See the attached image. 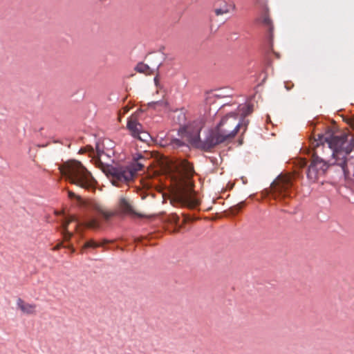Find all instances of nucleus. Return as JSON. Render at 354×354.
<instances>
[{
	"label": "nucleus",
	"instance_id": "1",
	"mask_svg": "<svg viewBox=\"0 0 354 354\" xmlns=\"http://www.w3.org/2000/svg\"><path fill=\"white\" fill-rule=\"evenodd\" d=\"M243 125L238 120L237 113H230L223 117L216 127L211 129L205 140L200 138L201 127H197L193 133L187 128L189 142L195 147L209 151L217 145L233 139Z\"/></svg>",
	"mask_w": 354,
	"mask_h": 354
},
{
	"label": "nucleus",
	"instance_id": "2",
	"mask_svg": "<svg viewBox=\"0 0 354 354\" xmlns=\"http://www.w3.org/2000/svg\"><path fill=\"white\" fill-rule=\"evenodd\" d=\"M176 169L185 180H181L177 185L173 201L177 205L193 209L199 205V201L195 196L189 178L194 171L192 164L187 160H182L178 165L169 166V169Z\"/></svg>",
	"mask_w": 354,
	"mask_h": 354
},
{
	"label": "nucleus",
	"instance_id": "3",
	"mask_svg": "<svg viewBox=\"0 0 354 354\" xmlns=\"http://www.w3.org/2000/svg\"><path fill=\"white\" fill-rule=\"evenodd\" d=\"M310 146L313 149V159L306 171V176L310 182L315 183L324 175L328 168L327 163L319 155L322 154L326 148L328 151L332 149V133L317 134V138L310 140Z\"/></svg>",
	"mask_w": 354,
	"mask_h": 354
},
{
	"label": "nucleus",
	"instance_id": "4",
	"mask_svg": "<svg viewBox=\"0 0 354 354\" xmlns=\"http://www.w3.org/2000/svg\"><path fill=\"white\" fill-rule=\"evenodd\" d=\"M62 176L71 184L85 189H94L96 183L91 174L77 160H70L59 167Z\"/></svg>",
	"mask_w": 354,
	"mask_h": 354
},
{
	"label": "nucleus",
	"instance_id": "5",
	"mask_svg": "<svg viewBox=\"0 0 354 354\" xmlns=\"http://www.w3.org/2000/svg\"><path fill=\"white\" fill-rule=\"evenodd\" d=\"M293 190V176L290 174L279 175L270 186L272 198L283 205L289 204Z\"/></svg>",
	"mask_w": 354,
	"mask_h": 354
},
{
	"label": "nucleus",
	"instance_id": "6",
	"mask_svg": "<svg viewBox=\"0 0 354 354\" xmlns=\"http://www.w3.org/2000/svg\"><path fill=\"white\" fill-rule=\"evenodd\" d=\"M135 162L131 167H120L113 168L111 175L113 176V184L118 182H128L131 180L135 174L140 171L145 166V162L147 158L144 157L142 154H136L133 157Z\"/></svg>",
	"mask_w": 354,
	"mask_h": 354
},
{
	"label": "nucleus",
	"instance_id": "7",
	"mask_svg": "<svg viewBox=\"0 0 354 354\" xmlns=\"http://www.w3.org/2000/svg\"><path fill=\"white\" fill-rule=\"evenodd\" d=\"M68 196L70 198H76L80 205L84 207L88 211H93L102 214L105 218L108 219L112 214L106 210L103 205L100 203L89 200L84 201L80 196L76 195L73 192L68 190Z\"/></svg>",
	"mask_w": 354,
	"mask_h": 354
},
{
	"label": "nucleus",
	"instance_id": "8",
	"mask_svg": "<svg viewBox=\"0 0 354 354\" xmlns=\"http://www.w3.org/2000/svg\"><path fill=\"white\" fill-rule=\"evenodd\" d=\"M235 5L225 1H218L214 8V12L216 16L227 15L234 10Z\"/></svg>",
	"mask_w": 354,
	"mask_h": 354
},
{
	"label": "nucleus",
	"instance_id": "9",
	"mask_svg": "<svg viewBox=\"0 0 354 354\" xmlns=\"http://www.w3.org/2000/svg\"><path fill=\"white\" fill-rule=\"evenodd\" d=\"M17 308L26 315H35L37 314V305L25 301L21 298L17 300Z\"/></svg>",
	"mask_w": 354,
	"mask_h": 354
},
{
	"label": "nucleus",
	"instance_id": "10",
	"mask_svg": "<svg viewBox=\"0 0 354 354\" xmlns=\"http://www.w3.org/2000/svg\"><path fill=\"white\" fill-rule=\"evenodd\" d=\"M127 129L131 132L133 137L136 138L139 133L142 130V125L138 122L136 114H133L128 119Z\"/></svg>",
	"mask_w": 354,
	"mask_h": 354
},
{
	"label": "nucleus",
	"instance_id": "11",
	"mask_svg": "<svg viewBox=\"0 0 354 354\" xmlns=\"http://www.w3.org/2000/svg\"><path fill=\"white\" fill-rule=\"evenodd\" d=\"M120 207L125 213L127 214H135L133 208L131 204L129 203L128 200L124 198H122L120 200Z\"/></svg>",
	"mask_w": 354,
	"mask_h": 354
},
{
	"label": "nucleus",
	"instance_id": "12",
	"mask_svg": "<svg viewBox=\"0 0 354 354\" xmlns=\"http://www.w3.org/2000/svg\"><path fill=\"white\" fill-rule=\"evenodd\" d=\"M136 70L138 73H144L145 75H151L153 73L152 69L144 63H139L136 66Z\"/></svg>",
	"mask_w": 354,
	"mask_h": 354
},
{
	"label": "nucleus",
	"instance_id": "13",
	"mask_svg": "<svg viewBox=\"0 0 354 354\" xmlns=\"http://www.w3.org/2000/svg\"><path fill=\"white\" fill-rule=\"evenodd\" d=\"M253 111L252 105L247 104L239 106V112L243 117L247 116Z\"/></svg>",
	"mask_w": 354,
	"mask_h": 354
},
{
	"label": "nucleus",
	"instance_id": "14",
	"mask_svg": "<svg viewBox=\"0 0 354 354\" xmlns=\"http://www.w3.org/2000/svg\"><path fill=\"white\" fill-rule=\"evenodd\" d=\"M73 221L77 222V219L75 216L71 215L69 217L66 218L62 224V231H65V230H68V225Z\"/></svg>",
	"mask_w": 354,
	"mask_h": 354
},
{
	"label": "nucleus",
	"instance_id": "15",
	"mask_svg": "<svg viewBox=\"0 0 354 354\" xmlns=\"http://www.w3.org/2000/svg\"><path fill=\"white\" fill-rule=\"evenodd\" d=\"M102 245V244H100L99 243L96 242L93 239H91V240L87 241L84 243V246L82 247V250H83L86 248H96L100 247Z\"/></svg>",
	"mask_w": 354,
	"mask_h": 354
},
{
	"label": "nucleus",
	"instance_id": "16",
	"mask_svg": "<svg viewBox=\"0 0 354 354\" xmlns=\"http://www.w3.org/2000/svg\"><path fill=\"white\" fill-rule=\"evenodd\" d=\"M175 114L176 115H174V118L175 119L176 117H177V122L179 124H182V123L185 122V121L186 120V117H185V113L184 110L182 109L180 111H177L175 112Z\"/></svg>",
	"mask_w": 354,
	"mask_h": 354
},
{
	"label": "nucleus",
	"instance_id": "17",
	"mask_svg": "<svg viewBox=\"0 0 354 354\" xmlns=\"http://www.w3.org/2000/svg\"><path fill=\"white\" fill-rule=\"evenodd\" d=\"M136 138H138V140L142 142H147L150 140L151 136L147 132L142 130L140 133H139L138 135L136 136Z\"/></svg>",
	"mask_w": 354,
	"mask_h": 354
},
{
	"label": "nucleus",
	"instance_id": "18",
	"mask_svg": "<svg viewBox=\"0 0 354 354\" xmlns=\"http://www.w3.org/2000/svg\"><path fill=\"white\" fill-rule=\"evenodd\" d=\"M83 225L88 228L96 229L99 227L98 221L95 218H92L83 223Z\"/></svg>",
	"mask_w": 354,
	"mask_h": 354
},
{
	"label": "nucleus",
	"instance_id": "19",
	"mask_svg": "<svg viewBox=\"0 0 354 354\" xmlns=\"http://www.w3.org/2000/svg\"><path fill=\"white\" fill-rule=\"evenodd\" d=\"M149 106L153 107L154 109H157L158 106H161L162 108H167L168 106V103L165 100H160L157 102H152L149 104Z\"/></svg>",
	"mask_w": 354,
	"mask_h": 354
},
{
	"label": "nucleus",
	"instance_id": "20",
	"mask_svg": "<svg viewBox=\"0 0 354 354\" xmlns=\"http://www.w3.org/2000/svg\"><path fill=\"white\" fill-rule=\"evenodd\" d=\"M337 165L340 167V168L342 170V171L344 172L345 176L347 177V176L348 174V171H347V169H346V161L345 160L344 155H343V160H341L339 163H337Z\"/></svg>",
	"mask_w": 354,
	"mask_h": 354
},
{
	"label": "nucleus",
	"instance_id": "21",
	"mask_svg": "<svg viewBox=\"0 0 354 354\" xmlns=\"http://www.w3.org/2000/svg\"><path fill=\"white\" fill-rule=\"evenodd\" d=\"M307 164L306 160L305 158H299L295 162V165L298 169H303L306 167Z\"/></svg>",
	"mask_w": 354,
	"mask_h": 354
},
{
	"label": "nucleus",
	"instance_id": "22",
	"mask_svg": "<svg viewBox=\"0 0 354 354\" xmlns=\"http://www.w3.org/2000/svg\"><path fill=\"white\" fill-rule=\"evenodd\" d=\"M62 234L63 235V239L65 241H68L73 236V234L72 232H69L68 230H65V231H62Z\"/></svg>",
	"mask_w": 354,
	"mask_h": 354
},
{
	"label": "nucleus",
	"instance_id": "23",
	"mask_svg": "<svg viewBox=\"0 0 354 354\" xmlns=\"http://www.w3.org/2000/svg\"><path fill=\"white\" fill-rule=\"evenodd\" d=\"M263 23L269 28L270 31L272 30V22L268 16L263 17Z\"/></svg>",
	"mask_w": 354,
	"mask_h": 354
},
{
	"label": "nucleus",
	"instance_id": "24",
	"mask_svg": "<svg viewBox=\"0 0 354 354\" xmlns=\"http://www.w3.org/2000/svg\"><path fill=\"white\" fill-rule=\"evenodd\" d=\"M154 83H155V85L156 86V88L158 89H161L162 88V86L160 84V78H159V75L158 74H156V77H154Z\"/></svg>",
	"mask_w": 354,
	"mask_h": 354
},
{
	"label": "nucleus",
	"instance_id": "25",
	"mask_svg": "<svg viewBox=\"0 0 354 354\" xmlns=\"http://www.w3.org/2000/svg\"><path fill=\"white\" fill-rule=\"evenodd\" d=\"M245 205L244 202H241L236 205L233 207V209H234L236 212H239L240 209H241Z\"/></svg>",
	"mask_w": 354,
	"mask_h": 354
},
{
	"label": "nucleus",
	"instance_id": "26",
	"mask_svg": "<svg viewBox=\"0 0 354 354\" xmlns=\"http://www.w3.org/2000/svg\"><path fill=\"white\" fill-rule=\"evenodd\" d=\"M171 222L177 225L178 223V221H179V216H177L176 214H174L171 216Z\"/></svg>",
	"mask_w": 354,
	"mask_h": 354
},
{
	"label": "nucleus",
	"instance_id": "27",
	"mask_svg": "<svg viewBox=\"0 0 354 354\" xmlns=\"http://www.w3.org/2000/svg\"><path fill=\"white\" fill-rule=\"evenodd\" d=\"M63 246L62 243H59L58 244H57L53 248V250L54 251H57V250H59Z\"/></svg>",
	"mask_w": 354,
	"mask_h": 354
},
{
	"label": "nucleus",
	"instance_id": "28",
	"mask_svg": "<svg viewBox=\"0 0 354 354\" xmlns=\"http://www.w3.org/2000/svg\"><path fill=\"white\" fill-rule=\"evenodd\" d=\"M110 242H111V241H109V240L104 239V240L102 241V243H100V244H102V245L101 247H104V245L105 244L109 243H110Z\"/></svg>",
	"mask_w": 354,
	"mask_h": 354
},
{
	"label": "nucleus",
	"instance_id": "29",
	"mask_svg": "<svg viewBox=\"0 0 354 354\" xmlns=\"http://www.w3.org/2000/svg\"><path fill=\"white\" fill-rule=\"evenodd\" d=\"M341 153L339 152H337V151H335L334 149H333V159H335L336 158L337 156H338L339 154H340Z\"/></svg>",
	"mask_w": 354,
	"mask_h": 354
},
{
	"label": "nucleus",
	"instance_id": "30",
	"mask_svg": "<svg viewBox=\"0 0 354 354\" xmlns=\"http://www.w3.org/2000/svg\"><path fill=\"white\" fill-rule=\"evenodd\" d=\"M129 108L127 106L124 107L123 108V113H122V114L127 113L129 111Z\"/></svg>",
	"mask_w": 354,
	"mask_h": 354
},
{
	"label": "nucleus",
	"instance_id": "31",
	"mask_svg": "<svg viewBox=\"0 0 354 354\" xmlns=\"http://www.w3.org/2000/svg\"><path fill=\"white\" fill-rule=\"evenodd\" d=\"M248 123V121H247V123H244V125H243L244 131L246 130Z\"/></svg>",
	"mask_w": 354,
	"mask_h": 354
},
{
	"label": "nucleus",
	"instance_id": "32",
	"mask_svg": "<svg viewBox=\"0 0 354 354\" xmlns=\"http://www.w3.org/2000/svg\"><path fill=\"white\" fill-rule=\"evenodd\" d=\"M336 138H337V137H335V136H333V143L335 142V141Z\"/></svg>",
	"mask_w": 354,
	"mask_h": 354
},
{
	"label": "nucleus",
	"instance_id": "33",
	"mask_svg": "<svg viewBox=\"0 0 354 354\" xmlns=\"http://www.w3.org/2000/svg\"><path fill=\"white\" fill-rule=\"evenodd\" d=\"M77 229H78V225H76L75 226V231H77Z\"/></svg>",
	"mask_w": 354,
	"mask_h": 354
}]
</instances>
